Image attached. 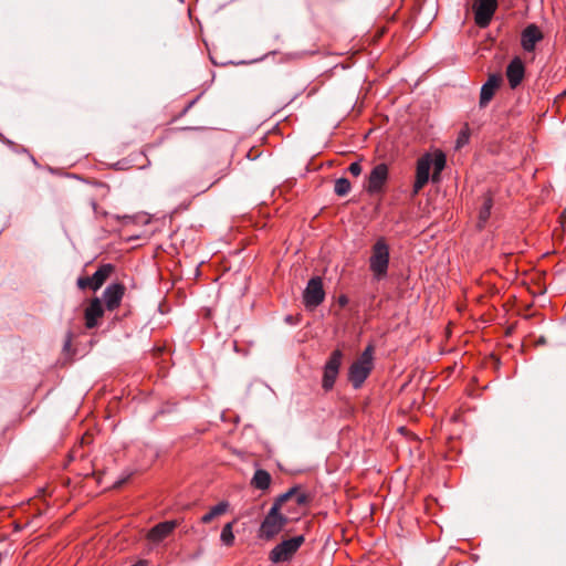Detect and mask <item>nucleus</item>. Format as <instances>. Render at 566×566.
<instances>
[{"mask_svg": "<svg viewBox=\"0 0 566 566\" xmlns=\"http://www.w3.org/2000/svg\"><path fill=\"white\" fill-rule=\"evenodd\" d=\"M286 499L279 497L265 514L258 531L260 539L272 541L284 530L289 518L281 513V509Z\"/></svg>", "mask_w": 566, "mask_h": 566, "instance_id": "obj_1", "label": "nucleus"}, {"mask_svg": "<svg viewBox=\"0 0 566 566\" xmlns=\"http://www.w3.org/2000/svg\"><path fill=\"white\" fill-rule=\"evenodd\" d=\"M389 260V244L385 238H378L371 247L369 256V271L371 272L374 280L379 282L387 277Z\"/></svg>", "mask_w": 566, "mask_h": 566, "instance_id": "obj_2", "label": "nucleus"}, {"mask_svg": "<svg viewBox=\"0 0 566 566\" xmlns=\"http://www.w3.org/2000/svg\"><path fill=\"white\" fill-rule=\"evenodd\" d=\"M373 345H368L349 367L348 379L356 389L361 387L373 369Z\"/></svg>", "mask_w": 566, "mask_h": 566, "instance_id": "obj_3", "label": "nucleus"}, {"mask_svg": "<svg viewBox=\"0 0 566 566\" xmlns=\"http://www.w3.org/2000/svg\"><path fill=\"white\" fill-rule=\"evenodd\" d=\"M325 300L323 280L319 276L312 277L303 291V303L306 310L313 311Z\"/></svg>", "mask_w": 566, "mask_h": 566, "instance_id": "obj_4", "label": "nucleus"}, {"mask_svg": "<svg viewBox=\"0 0 566 566\" xmlns=\"http://www.w3.org/2000/svg\"><path fill=\"white\" fill-rule=\"evenodd\" d=\"M343 359V353L339 349H335L324 366L322 387L325 390H331L336 381Z\"/></svg>", "mask_w": 566, "mask_h": 566, "instance_id": "obj_5", "label": "nucleus"}, {"mask_svg": "<svg viewBox=\"0 0 566 566\" xmlns=\"http://www.w3.org/2000/svg\"><path fill=\"white\" fill-rule=\"evenodd\" d=\"M303 542L304 537L302 535L283 541L271 551V560L274 563H280L290 559L293 556V554L300 548Z\"/></svg>", "mask_w": 566, "mask_h": 566, "instance_id": "obj_6", "label": "nucleus"}, {"mask_svg": "<svg viewBox=\"0 0 566 566\" xmlns=\"http://www.w3.org/2000/svg\"><path fill=\"white\" fill-rule=\"evenodd\" d=\"M389 169L384 163L376 165L370 171L365 187L369 195H377L384 190L388 180Z\"/></svg>", "mask_w": 566, "mask_h": 566, "instance_id": "obj_7", "label": "nucleus"}, {"mask_svg": "<svg viewBox=\"0 0 566 566\" xmlns=\"http://www.w3.org/2000/svg\"><path fill=\"white\" fill-rule=\"evenodd\" d=\"M473 9L475 23L480 28H486L497 9V0H476Z\"/></svg>", "mask_w": 566, "mask_h": 566, "instance_id": "obj_8", "label": "nucleus"}, {"mask_svg": "<svg viewBox=\"0 0 566 566\" xmlns=\"http://www.w3.org/2000/svg\"><path fill=\"white\" fill-rule=\"evenodd\" d=\"M544 33L541 28L531 23L526 25L521 32V46L524 52L532 53L535 51L537 43L542 42Z\"/></svg>", "mask_w": 566, "mask_h": 566, "instance_id": "obj_9", "label": "nucleus"}, {"mask_svg": "<svg viewBox=\"0 0 566 566\" xmlns=\"http://www.w3.org/2000/svg\"><path fill=\"white\" fill-rule=\"evenodd\" d=\"M432 167V156L426 154L417 161L416 180L413 184V193H418L429 181L430 168Z\"/></svg>", "mask_w": 566, "mask_h": 566, "instance_id": "obj_10", "label": "nucleus"}, {"mask_svg": "<svg viewBox=\"0 0 566 566\" xmlns=\"http://www.w3.org/2000/svg\"><path fill=\"white\" fill-rule=\"evenodd\" d=\"M505 75L512 90L520 86L525 77V64L520 56L513 57L506 66Z\"/></svg>", "mask_w": 566, "mask_h": 566, "instance_id": "obj_11", "label": "nucleus"}, {"mask_svg": "<svg viewBox=\"0 0 566 566\" xmlns=\"http://www.w3.org/2000/svg\"><path fill=\"white\" fill-rule=\"evenodd\" d=\"M177 526V521H165L158 523L148 531L146 538L151 544L157 545L170 536Z\"/></svg>", "mask_w": 566, "mask_h": 566, "instance_id": "obj_12", "label": "nucleus"}, {"mask_svg": "<svg viewBox=\"0 0 566 566\" xmlns=\"http://www.w3.org/2000/svg\"><path fill=\"white\" fill-rule=\"evenodd\" d=\"M125 290L126 289L122 283H113L105 289L103 300L105 302L106 310L114 311L120 305Z\"/></svg>", "mask_w": 566, "mask_h": 566, "instance_id": "obj_13", "label": "nucleus"}, {"mask_svg": "<svg viewBox=\"0 0 566 566\" xmlns=\"http://www.w3.org/2000/svg\"><path fill=\"white\" fill-rule=\"evenodd\" d=\"M502 83V75L499 73L490 74L486 82L481 87L480 107H485L493 98L496 90Z\"/></svg>", "mask_w": 566, "mask_h": 566, "instance_id": "obj_14", "label": "nucleus"}, {"mask_svg": "<svg viewBox=\"0 0 566 566\" xmlns=\"http://www.w3.org/2000/svg\"><path fill=\"white\" fill-rule=\"evenodd\" d=\"M104 315V307L98 297L91 300L88 306L85 308L84 318L85 326L88 329L95 328L98 325V319Z\"/></svg>", "mask_w": 566, "mask_h": 566, "instance_id": "obj_15", "label": "nucleus"}, {"mask_svg": "<svg viewBox=\"0 0 566 566\" xmlns=\"http://www.w3.org/2000/svg\"><path fill=\"white\" fill-rule=\"evenodd\" d=\"M114 271V265L111 263L102 264L95 273L90 276L92 281V290L95 292L103 286L106 280L111 276Z\"/></svg>", "mask_w": 566, "mask_h": 566, "instance_id": "obj_16", "label": "nucleus"}, {"mask_svg": "<svg viewBox=\"0 0 566 566\" xmlns=\"http://www.w3.org/2000/svg\"><path fill=\"white\" fill-rule=\"evenodd\" d=\"M252 485H254L258 490L264 491L270 486L271 483V475L265 470H256L252 481Z\"/></svg>", "mask_w": 566, "mask_h": 566, "instance_id": "obj_17", "label": "nucleus"}, {"mask_svg": "<svg viewBox=\"0 0 566 566\" xmlns=\"http://www.w3.org/2000/svg\"><path fill=\"white\" fill-rule=\"evenodd\" d=\"M493 206L492 198L486 196L484 202L479 211L478 227L482 229L491 216V209Z\"/></svg>", "mask_w": 566, "mask_h": 566, "instance_id": "obj_18", "label": "nucleus"}, {"mask_svg": "<svg viewBox=\"0 0 566 566\" xmlns=\"http://www.w3.org/2000/svg\"><path fill=\"white\" fill-rule=\"evenodd\" d=\"M228 507H229L228 502H226V501L220 502L219 504L213 506L208 513H206L201 517L202 523H209L214 517L222 515L223 513L227 512Z\"/></svg>", "mask_w": 566, "mask_h": 566, "instance_id": "obj_19", "label": "nucleus"}, {"mask_svg": "<svg viewBox=\"0 0 566 566\" xmlns=\"http://www.w3.org/2000/svg\"><path fill=\"white\" fill-rule=\"evenodd\" d=\"M446 163H447L446 155L442 151H438L434 154V156L432 157V166H433L432 180L433 181L438 180L440 172L446 167Z\"/></svg>", "mask_w": 566, "mask_h": 566, "instance_id": "obj_20", "label": "nucleus"}, {"mask_svg": "<svg viewBox=\"0 0 566 566\" xmlns=\"http://www.w3.org/2000/svg\"><path fill=\"white\" fill-rule=\"evenodd\" d=\"M352 185L347 178H338L335 181L334 191L337 196L344 197L350 191Z\"/></svg>", "mask_w": 566, "mask_h": 566, "instance_id": "obj_21", "label": "nucleus"}, {"mask_svg": "<svg viewBox=\"0 0 566 566\" xmlns=\"http://www.w3.org/2000/svg\"><path fill=\"white\" fill-rule=\"evenodd\" d=\"M232 528H233V522H230V523H227L221 531L220 539L227 546H231L234 542V535H233Z\"/></svg>", "mask_w": 566, "mask_h": 566, "instance_id": "obj_22", "label": "nucleus"}, {"mask_svg": "<svg viewBox=\"0 0 566 566\" xmlns=\"http://www.w3.org/2000/svg\"><path fill=\"white\" fill-rule=\"evenodd\" d=\"M76 284L81 290H85V289L92 290V281H90V276L78 277Z\"/></svg>", "mask_w": 566, "mask_h": 566, "instance_id": "obj_23", "label": "nucleus"}, {"mask_svg": "<svg viewBox=\"0 0 566 566\" xmlns=\"http://www.w3.org/2000/svg\"><path fill=\"white\" fill-rule=\"evenodd\" d=\"M348 171H349L353 176H355V177L359 176V175L361 174V166H360V163H359V161H354V163H352V164L349 165V167H348Z\"/></svg>", "mask_w": 566, "mask_h": 566, "instance_id": "obj_24", "label": "nucleus"}, {"mask_svg": "<svg viewBox=\"0 0 566 566\" xmlns=\"http://www.w3.org/2000/svg\"><path fill=\"white\" fill-rule=\"evenodd\" d=\"M282 495H306L304 492H301L300 486H292L286 490Z\"/></svg>", "mask_w": 566, "mask_h": 566, "instance_id": "obj_25", "label": "nucleus"}, {"mask_svg": "<svg viewBox=\"0 0 566 566\" xmlns=\"http://www.w3.org/2000/svg\"><path fill=\"white\" fill-rule=\"evenodd\" d=\"M468 140H469V135L465 132H462L457 139V147L459 148V147L463 146L464 144L468 143Z\"/></svg>", "mask_w": 566, "mask_h": 566, "instance_id": "obj_26", "label": "nucleus"}, {"mask_svg": "<svg viewBox=\"0 0 566 566\" xmlns=\"http://www.w3.org/2000/svg\"><path fill=\"white\" fill-rule=\"evenodd\" d=\"M71 338H72V333H71V332H69V334H67V339H66V342H65V348L70 346V344H71Z\"/></svg>", "mask_w": 566, "mask_h": 566, "instance_id": "obj_27", "label": "nucleus"}, {"mask_svg": "<svg viewBox=\"0 0 566 566\" xmlns=\"http://www.w3.org/2000/svg\"><path fill=\"white\" fill-rule=\"evenodd\" d=\"M297 499H298V503L305 504L307 502L308 497L302 496V497H297Z\"/></svg>", "mask_w": 566, "mask_h": 566, "instance_id": "obj_28", "label": "nucleus"}, {"mask_svg": "<svg viewBox=\"0 0 566 566\" xmlns=\"http://www.w3.org/2000/svg\"><path fill=\"white\" fill-rule=\"evenodd\" d=\"M339 303H340L342 305H345V304L347 303V298H346L345 296H340V297H339Z\"/></svg>", "mask_w": 566, "mask_h": 566, "instance_id": "obj_29", "label": "nucleus"}, {"mask_svg": "<svg viewBox=\"0 0 566 566\" xmlns=\"http://www.w3.org/2000/svg\"><path fill=\"white\" fill-rule=\"evenodd\" d=\"M92 207H93L94 210H96L97 203L95 201H92Z\"/></svg>", "mask_w": 566, "mask_h": 566, "instance_id": "obj_30", "label": "nucleus"}, {"mask_svg": "<svg viewBox=\"0 0 566 566\" xmlns=\"http://www.w3.org/2000/svg\"><path fill=\"white\" fill-rule=\"evenodd\" d=\"M123 482H124V481H117V482H115V484H114V485H115V486H118V485H120Z\"/></svg>", "mask_w": 566, "mask_h": 566, "instance_id": "obj_31", "label": "nucleus"}]
</instances>
